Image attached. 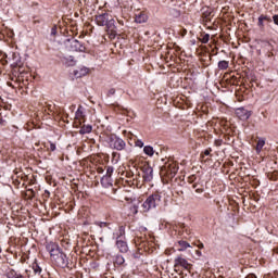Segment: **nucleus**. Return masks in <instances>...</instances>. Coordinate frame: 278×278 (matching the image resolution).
Wrapping results in <instances>:
<instances>
[{
	"instance_id": "nucleus-34",
	"label": "nucleus",
	"mask_w": 278,
	"mask_h": 278,
	"mask_svg": "<svg viewBox=\"0 0 278 278\" xmlns=\"http://www.w3.org/2000/svg\"><path fill=\"white\" fill-rule=\"evenodd\" d=\"M215 147H223V139L215 140Z\"/></svg>"
},
{
	"instance_id": "nucleus-35",
	"label": "nucleus",
	"mask_w": 278,
	"mask_h": 278,
	"mask_svg": "<svg viewBox=\"0 0 278 278\" xmlns=\"http://www.w3.org/2000/svg\"><path fill=\"white\" fill-rule=\"evenodd\" d=\"M136 147H139L140 149H142V147H144V142H142L141 140H138L136 142Z\"/></svg>"
},
{
	"instance_id": "nucleus-13",
	"label": "nucleus",
	"mask_w": 278,
	"mask_h": 278,
	"mask_svg": "<svg viewBox=\"0 0 278 278\" xmlns=\"http://www.w3.org/2000/svg\"><path fill=\"white\" fill-rule=\"evenodd\" d=\"M88 73H90V70L88 67H78L74 71V77H76V79H79L81 77H86Z\"/></svg>"
},
{
	"instance_id": "nucleus-31",
	"label": "nucleus",
	"mask_w": 278,
	"mask_h": 278,
	"mask_svg": "<svg viewBox=\"0 0 278 278\" xmlns=\"http://www.w3.org/2000/svg\"><path fill=\"white\" fill-rule=\"evenodd\" d=\"M18 177H21L18 174H16V177H13V184L14 186H18L21 184V181H23V177L21 179H18Z\"/></svg>"
},
{
	"instance_id": "nucleus-36",
	"label": "nucleus",
	"mask_w": 278,
	"mask_h": 278,
	"mask_svg": "<svg viewBox=\"0 0 278 278\" xmlns=\"http://www.w3.org/2000/svg\"><path fill=\"white\" fill-rule=\"evenodd\" d=\"M179 227L180 229H182V231H186L188 233V227L186 226V224H180Z\"/></svg>"
},
{
	"instance_id": "nucleus-27",
	"label": "nucleus",
	"mask_w": 278,
	"mask_h": 278,
	"mask_svg": "<svg viewBox=\"0 0 278 278\" xmlns=\"http://www.w3.org/2000/svg\"><path fill=\"white\" fill-rule=\"evenodd\" d=\"M114 173V168L113 167H108L106 169V176H104L102 179H101V184H103V180L104 179H110L112 177V174Z\"/></svg>"
},
{
	"instance_id": "nucleus-9",
	"label": "nucleus",
	"mask_w": 278,
	"mask_h": 278,
	"mask_svg": "<svg viewBox=\"0 0 278 278\" xmlns=\"http://www.w3.org/2000/svg\"><path fill=\"white\" fill-rule=\"evenodd\" d=\"M236 115L238 116V118H240V121H249V118H251L250 111L244 108L237 109Z\"/></svg>"
},
{
	"instance_id": "nucleus-39",
	"label": "nucleus",
	"mask_w": 278,
	"mask_h": 278,
	"mask_svg": "<svg viewBox=\"0 0 278 278\" xmlns=\"http://www.w3.org/2000/svg\"><path fill=\"white\" fill-rule=\"evenodd\" d=\"M132 257H134L135 260H139L140 253H134V254H132Z\"/></svg>"
},
{
	"instance_id": "nucleus-18",
	"label": "nucleus",
	"mask_w": 278,
	"mask_h": 278,
	"mask_svg": "<svg viewBox=\"0 0 278 278\" xmlns=\"http://www.w3.org/2000/svg\"><path fill=\"white\" fill-rule=\"evenodd\" d=\"M178 251L182 252L186 251L187 249H190V243L187 241L180 240L177 242Z\"/></svg>"
},
{
	"instance_id": "nucleus-5",
	"label": "nucleus",
	"mask_w": 278,
	"mask_h": 278,
	"mask_svg": "<svg viewBox=\"0 0 278 278\" xmlns=\"http://www.w3.org/2000/svg\"><path fill=\"white\" fill-rule=\"evenodd\" d=\"M142 177L144 181H152L153 180V167L149 164H143L141 166Z\"/></svg>"
},
{
	"instance_id": "nucleus-33",
	"label": "nucleus",
	"mask_w": 278,
	"mask_h": 278,
	"mask_svg": "<svg viewBox=\"0 0 278 278\" xmlns=\"http://www.w3.org/2000/svg\"><path fill=\"white\" fill-rule=\"evenodd\" d=\"M113 94H116V89L111 88V89L108 91L106 97H113Z\"/></svg>"
},
{
	"instance_id": "nucleus-42",
	"label": "nucleus",
	"mask_w": 278,
	"mask_h": 278,
	"mask_svg": "<svg viewBox=\"0 0 278 278\" xmlns=\"http://www.w3.org/2000/svg\"><path fill=\"white\" fill-rule=\"evenodd\" d=\"M195 192H198V194H201L203 192V188L195 189Z\"/></svg>"
},
{
	"instance_id": "nucleus-25",
	"label": "nucleus",
	"mask_w": 278,
	"mask_h": 278,
	"mask_svg": "<svg viewBox=\"0 0 278 278\" xmlns=\"http://www.w3.org/2000/svg\"><path fill=\"white\" fill-rule=\"evenodd\" d=\"M30 270H34L35 275H38L40 277L42 273V268L37 264H33V267L29 268Z\"/></svg>"
},
{
	"instance_id": "nucleus-44",
	"label": "nucleus",
	"mask_w": 278,
	"mask_h": 278,
	"mask_svg": "<svg viewBox=\"0 0 278 278\" xmlns=\"http://www.w3.org/2000/svg\"><path fill=\"white\" fill-rule=\"evenodd\" d=\"M211 151H212V150H205V151H204V155H210Z\"/></svg>"
},
{
	"instance_id": "nucleus-48",
	"label": "nucleus",
	"mask_w": 278,
	"mask_h": 278,
	"mask_svg": "<svg viewBox=\"0 0 278 278\" xmlns=\"http://www.w3.org/2000/svg\"><path fill=\"white\" fill-rule=\"evenodd\" d=\"M193 188H197V185H193Z\"/></svg>"
},
{
	"instance_id": "nucleus-3",
	"label": "nucleus",
	"mask_w": 278,
	"mask_h": 278,
	"mask_svg": "<svg viewBox=\"0 0 278 278\" xmlns=\"http://www.w3.org/2000/svg\"><path fill=\"white\" fill-rule=\"evenodd\" d=\"M109 144L111 149H115V151H123L125 150V147H127V143L116 136L110 138Z\"/></svg>"
},
{
	"instance_id": "nucleus-45",
	"label": "nucleus",
	"mask_w": 278,
	"mask_h": 278,
	"mask_svg": "<svg viewBox=\"0 0 278 278\" xmlns=\"http://www.w3.org/2000/svg\"><path fill=\"white\" fill-rule=\"evenodd\" d=\"M195 253H197L198 257H201V251L197 250Z\"/></svg>"
},
{
	"instance_id": "nucleus-30",
	"label": "nucleus",
	"mask_w": 278,
	"mask_h": 278,
	"mask_svg": "<svg viewBox=\"0 0 278 278\" xmlns=\"http://www.w3.org/2000/svg\"><path fill=\"white\" fill-rule=\"evenodd\" d=\"M201 42L202 45H207L210 42V34L203 35Z\"/></svg>"
},
{
	"instance_id": "nucleus-41",
	"label": "nucleus",
	"mask_w": 278,
	"mask_h": 278,
	"mask_svg": "<svg viewBox=\"0 0 278 278\" xmlns=\"http://www.w3.org/2000/svg\"><path fill=\"white\" fill-rule=\"evenodd\" d=\"M47 108H48L49 112H52V111H53V105L48 104Z\"/></svg>"
},
{
	"instance_id": "nucleus-40",
	"label": "nucleus",
	"mask_w": 278,
	"mask_h": 278,
	"mask_svg": "<svg viewBox=\"0 0 278 278\" xmlns=\"http://www.w3.org/2000/svg\"><path fill=\"white\" fill-rule=\"evenodd\" d=\"M245 278H257V276L255 274H249Z\"/></svg>"
},
{
	"instance_id": "nucleus-46",
	"label": "nucleus",
	"mask_w": 278,
	"mask_h": 278,
	"mask_svg": "<svg viewBox=\"0 0 278 278\" xmlns=\"http://www.w3.org/2000/svg\"><path fill=\"white\" fill-rule=\"evenodd\" d=\"M3 123H5V121L0 117V125H3Z\"/></svg>"
},
{
	"instance_id": "nucleus-17",
	"label": "nucleus",
	"mask_w": 278,
	"mask_h": 278,
	"mask_svg": "<svg viewBox=\"0 0 278 278\" xmlns=\"http://www.w3.org/2000/svg\"><path fill=\"white\" fill-rule=\"evenodd\" d=\"M113 236L114 238H116V240H121L123 236H125V226H119L117 231H115Z\"/></svg>"
},
{
	"instance_id": "nucleus-26",
	"label": "nucleus",
	"mask_w": 278,
	"mask_h": 278,
	"mask_svg": "<svg viewBox=\"0 0 278 278\" xmlns=\"http://www.w3.org/2000/svg\"><path fill=\"white\" fill-rule=\"evenodd\" d=\"M143 152L146 153V155H149L150 157H153V153H154L153 147H151V146H146V147L143 148Z\"/></svg>"
},
{
	"instance_id": "nucleus-14",
	"label": "nucleus",
	"mask_w": 278,
	"mask_h": 278,
	"mask_svg": "<svg viewBox=\"0 0 278 278\" xmlns=\"http://www.w3.org/2000/svg\"><path fill=\"white\" fill-rule=\"evenodd\" d=\"M71 47L74 51H79L80 53H84L86 51V47L79 42V40L74 39L71 42Z\"/></svg>"
},
{
	"instance_id": "nucleus-43",
	"label": "nucleus",
	"mask_w": 278,
	"mask_h": 278,
	"mask_svg": "<svg viewBox=\"0 0 278 278\" xmlns=\"http://www.w3.org/2000/svg\"><path fill=\"white\" fill-rule=\"evenodd\" d=\"M204 247L205 245L203 243H201V242L198 244V249H204Z\"/></svg>"
},
{
	"instance_id": "nucleus-10",
	"label": "nucleus",
	"mask_w": 278,
	"mask_h": 278,
	"mask_svg": "<svg viewBox=\"0 0 278 278\" xmlns=\"http://www.w3.org/2000/svg\"><path fill=\"white\" fill-rule=\"evenodd\" d=\"M109 18H110V14H108V13H102V14H100V15H96V23H97V25H99L100 27H104V25H106Z\"/></svg>"
},
{
	"instance_id": "nucleus-7",
	"label": "nucleus",
	"mask_w": 278,
	"mask_h": 278,
	"mask_svg": "<svg viewBox=\"0 0 278 278\" xmlns=\"http://www.w3.org/2000/svg\"><path fill=\"white\" fill-rule=\"evenodd\" d=\"M54 262L60 268H70L68 266V256H66L63 252L54 258Z\"/></svg>"
},
{
	"instance_id": "nucleus-19",
	"label": "nucleus",
	"mask_w": 278,
	"mask_h": 278,
	"mask_svg": "<svg viewBox=\"0 0 278 278\" xmlns=\"http://www.w3.org/2000/svg\"><path fill=\"white\" fill-rule=\"evenodd\" d=\"M92 132V125H84L81 126L79 134L81 136L86 135V134H91Z\"/></svg>"
},
{
	"instance_id": "nucleus-12",
	"label": "nucleus",
	"mask_w": 278,
	"mask_h": 278,
	"mask_svg": "<svg viewBox=\"0 0 278 278\" xmlns=\"http://www.w3.org/2000/svg\"><path fill=\"white\" fill-rule=\"evenodd\" d=\"M147 21H149V15L147 14V12L144 11H139L138 13H136L135 15V23H147Z\"/></svg>"
},
{
	"instance_id": "nucleus-16",
	"label": "nucleus",
	"mask_w": 278,
	"mask_h": 278,
	"mask_svg": "<svg viewBox=\"0 0 278 278\" xmlns=\"http://www.w3.org/2000/svg\"><path fill=\"white\" fill-rule=\"evenodd\" d=\"M63 64H65L66 66H75L77 64V61L75 60V56L70 55L63 58Z\"/></svg>"
},
{
	"instance_id": "nucleus-28",
	"label": "nucleus",
	"mask_w": 278,
	"mask_h": 278,
	"mask_svg": "<svg viewBox=\"0 0 278 278\" xmlns=\"http://www.w3.org/2000/svg\"><path fill=\"white\" fill-rule=\"evenodd\" d=\"M262 47L263 49H266L267 51H273L274 47L273 43L269 41H262Z\"/></svg>"
},
{
	"instance_id": "nucleus-1",
	"label": "nucleus",
	"mask_w": 278,
	"mask_h": 278,
	"mask_svg": "<svg viewBox=\"0 0 278 278\" xmlns=\"http://www.w3.org/2000/svg\"><path fill=\"white\" fill-rule=\"evenodd\" d=\"M162 201V195L155 193L151 194L147 198V200L142 203L141 210L142 212H149L150 210H155L156 205H160V202Z\"/></svg>"
},
{
	"instance_id": "nucleus-15",
	"label": "nucleus",
	"mask_w": 278,
	"mask_h": 278,
	"mask_svg": "<svg viewBox=\"0 0 278 278\" xmlns=\"http://www.w3.org/2000/svg\"><path fill=\"white\" fill-rule=\"evenodd\" d=\"M264 21H267V23H273L270 16L262 14L261 16H258L257 22V26L260 27V29H264Z\"/></svg>"
},
{
	"instance_id": "nucleus-29",
	"label": "nucleus",
	"mask_w": 278,
	"mask_h": 278,
	"mask_svg": "<svg viewBox=\"0 0 278 278\" xmlns=\"http://www.w3.org/2000/svg\"><path fill=\"white\" fill-rule=\"evenodd\" d=\"M128 175H131V177H136V179H138V177H140V172L136 168V166H134Z\"/></svg>"
},
{
	"instance_id": "nucleus-23",
	"label": "nucleus",
	"mask_w": 278,
	"mask_h": 278,
	"mask_svg": "<svg viewBox=\"0 0 278 278\" xmlns=\"http://www.w3.org/2000/svg\"><path fill=\"white\" fill-rule=\"evenodd\" d=\"M264 144H266V140L265 139H258L257 143H256V153H262V149H264Z\"/></svg>"
},
{
	"instance_id": "nucleus-24",
	"label": "nucleus",
	"mask_w": 278,
	"mask_h": 278,
	"mask_svg": "<svg viewBox=\"0 0 278 278\" xmlns=\"http://www.w3.org/2000/svg\"><path fill=\"white\" fill-rule=\"evenodd\" d=\"M218 68L219 71H227L229 68V61H219Z\"/></svg>"
},
{
	"instance_id": "nucleus-38",
	"label": "nucleus",
	"mask_w": 278,
	"mask_h": 278,
	"mask_svg": "<svg viewBox=\"0 0 278 278\" xmlns=\"http://www.w3.org/2000/svg\"><path fill=\"white\" fill-rule=\"evenodd\" d=\"M49 150L50 151H55V143H50Z\"/></svg>"
},
{
	"instance_id": "nucleus-20",
	"label": "nucleus",
	"mask_w": 278,
	"mask_h": 278,
	"mask_svg": "<svg viewBox=\"0 0 278 278\" xmlns=\"http://www.w3.org/2000/svg\"><path fill=\"white\" fill-rule=\"evenodd\" d=\"M123 264H125V257H123V255H121V254H117L114 260V265L123 266Z\"/></svg>"
},
{
	"instance_id": "nucleus-37",
	"label": "nucleus",
	"mask_w": 278,
	"mask_h": 278,
	"mask_svg": "<svg viewBox=\"0 0 278 278\" xmlns=\"http://www.w3.org/2000/svg\"><path fill=\"white\" fill-rule=\"evenodd\" d=\"M273 21H274L275 25H278V14L273 16Z\"/></svg>"
},
{
	"instance_id": "nucleus-6",
	"label": "nucleus",
	"mask_w": 278,
	"mask_h": 278,
	"mask_svg": "<svg viewBox=\"0 0 278 278\" xmlns=\"http://www.w3.org/2000/svg\"><path fill=\"white\" fill-rule=\"evenodd\" d=\"M174 267H175V270H179V267L188 270V268H190V263H188L186 258L178 256L174 261Z\"/></svg>"
},
{
	"instance_id": "nucleus-47",
	"label": "nucleus",
	"mask_w": 278,
	"mask_h": 278,
	"mask_svg": "<svg viewBox=\"0 0 278 278\" xmlns=\"http://www.w3.org/2000/svg\"><path fill=\"white\" fill-rule=\"evenodd\" d=\"M46 193L48 194V197H49V194H51V193H50L49 191H47V190H46Z\"/></svg>"
},
{
	"instance_id": "nucleus-32",
	"label": "nucleus",
	"mask_w": 278,
	"mask_h": 278,
	"mask_svg": "<svg viewBox=\"0 0 278 278\" xmlns=\"http://www.w3.org/2000/svg\"><path fill=\"white\" fill-rule=\"evenodd\" d=\"M50 35H51V36H58V26L54 25V26L51 28Z\"/></svg>"
},
{
	"instance_id": "nucleus-11",
	"label": "nucleus",
	"mask_w": 278,
	"mask_h": 278,
	"mask_svg": "<svg viewBox=\"0 0 278 278\" xmlns=\"http://www.w3.org/2000/svg\"><path fill=\"white\" fill-rule=\"evenodd\" d=\"M116 248L118 249L119 253H127L129 251V245L127 241L123 239H116Z\"/></svg>"
},
{
	"instance_id": "nucleus-2",
	"label": "nucleus",
	"mask_w": 278,
	"mask_h": 278,
	"mask_svg": "<svg viewBox=\"0 0 278 278\" xmlns=\"http://www.w3.org/2000/svg\"><path fill=\"white\" fill-rule=\"evenodd\" d=\"M177 170H179L177 164L173 162L165 163L164 166L161 167V175H164L167 179H173L177 175Z\"/></svg>"
},
{
	"instance_id": "nucleus-22",
	"label": "nucleus",
	"mask_w": 278,
	"mask_h": 278,
	"mask_svg": "<svg viewBox=\"0 0 278 278\" xmlns=\"http://www.w3.org/2000/svg\"><path fill=\"white\" fill-rule=\"evenodd\" d=\"M76 118L78 121H81V118H86V115L84 114V106L79 105L76 111Z\"/></svg>"
},
{
	"instance_id": "nucleus-21",
	"label": "nucleus",
	"mask_w": 278,
	"mask_h": 278,
	"mask_svg": "<svg viewBox=\"0 0 278 278\" xmlns=\"http://www.w3.org/2000/svg\"><path fill=\"white\" fill-rule=\"evenodd\" d=\"M42 276H38L36 275V273L34 270H30V269H26L24 271V278H40Z\"/></svg>"
},
{
	"instance_id": "nucleus-8",
	"label": "nucleus",
	"mask_w": 278,
	"mask_h": 278,
	"mask_svg": "<svg viewBox=\"0 0 278 278\" xmlns=\"http://www.w3.org/2000/svg\"><path fill=\"white\" fill-rule=\"evenodd\" d=\"M116 21H114V18H109L106 21L105 27H106V31L110 34V36H112L113 38H116Z\"/></svg>"
},
{
	"instance_id": "nucleus-4",
	"label": "nucleus",
	"mask_w": 278,
	"mask_h": 278,
	"mask_svg": "<svg viewBox=\"0 0 278 278\" xmlns=\"http://www.w3.org/2000/svg\"><path fill=\"white\" fill-rule=\"evenodd\" d=\"M46 249L50 253V257L53 261L62 253V249L55 242L47 243Z\"/></svg>"
}]
</instances>
